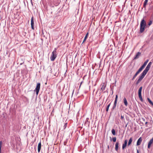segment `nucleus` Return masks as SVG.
<instances>
[{
  "label": "nucleus",
  "mask_w": 153,
  "mask_h": 153,
  "mask_svg": "<svg viewBox=\"0 0 153 153\" xmlns=\"http://www.w3.org/2000/svg\"><path fill=\"white\" fill-rule=\"evenodd\" d=\"M152 63L150 62L147 66L146 67L145 69L143 71V72L140 74L139 77V78L136 82V84L137 85L144 78L145 75L147 73L148 71L150 69L151 65H152Z\"/></svg>",
  "instance_id": "nucleus-1"
},
{
  "label": "nucleus",
  "mask_w": 153,
  "mask_h": 153,
  "mask_svg": "<svg viewBox=\"0 0 153 153\" xmlns=\"http://www.w3.org/2000/svg\"><path fill=\"white\" fill-rule=\"evenodd\" d=\"M146 22L144 19L142 20L140 24V32L142 33L145 30V27L146 26Z\"/></svg>",
  "instance_id": "nucleus-2"
},
{
  "label": "nucleus",
  "mask_w": 153,
  "mask_h": 153,
  "mask_svg": "<svg viewBox=\"0 0 153 153\" xmlns=\"http://www.w3.org/2000/svg\"><path fill=\"white\" fill-rule=\"evenodd\" d=\"M56 49L55 48L52 52L50 59L51 61H53L57 56Z\"/></svg>",
  "instance_id": "nucleus-3"
},
{
  "label": "nucleus",
  "mask_w": 153,
  "mask_h": 153,
  "mask_svg": "<svg viewBox=\"0 0 153 153\" xmlns=\"http://www.w3.org/2000/svg\"><path fill=\"white\" fill-rule=\"evenodd\" d=\"M40 87V83H38L37 84L36 88L34 90V91L36 92V94L37 95L39 92Z\"/></svg>",
  "instance_id": "nucleus-4"
},
{
  "label": "nucleus",
  "mask_w": 153,
  "mask_h": 153,
  "mask_svg": "<svg viewBox=\"0 0 153 153\" xmlns=\"http://www.w3.org/2000/svg\"><path fill=\"white\" fill-rule=\"evenodd\" d=\"M117 98H118L117 95H116V96L115 101H114V105H113V109H114L116 107V104H117Z\"/></svg>",
  "instance_id": "nucleus-5"
},
{
  "label": "nucleus",
  "mask_w": 153,
  "mask_h": 153,
  "mask_svg": "<svg viewBox=\"0 0 153 153\" xmlns=\"http://www.w3.org/2000/svg\"><path fill=\"white\" fill-rule=\"evenodd\" d=\"M34 21L33 17H32L31 18V28L33 30L34 29Z\"/></svg>",
  "instance_id": "nucleus-6"
},
{
  "label": "nucleus",
  "mask_w": 153,
  "mask_h": 153,
  "mask_svg": "<svg viewBox=\"0 0 153 153\" xmlns=\"http://www.w3.org/2000/svg\"><path fill=\"white\" fill-rule=\"evenodd\" d=\"M153 143V139H151L149 141L148 145V148L149 149L151 145Z\"/></svg>",
  "instance_id": "nucleus-7"
},
{
  "label": "nucleus",
  "mask_w": 153,
  "mask_h": 153,
  "mask_svg": "<svg viewBox=\"0 0 153 153\" xmlns=\"http://www.w3.org/2000/svg\"><path fill=\"white\" fill-rule=\"evenodd\" d=\"M127 143V140H125L124 143L122 145V149H124L126 146Z\"/></svg>",
  "instance_id": "nucleus-8"
},
{
  "label": "nucleus",
  "mask_w": 153,
  "mask_h": 153,
  "mask_svg": "<svg viewBox=\"0 0 153 153\" xmlns=\"http://www.w3.org/2000/svg\"><path fill=\"white\" fill-rule=\"evenodd\" d=\"M142 141V139L141 138V137H140L139 138V139L138 140L137 143V146H139L140 144Z\"/></svg>",
  "instance_id": "nucleus-9"
},
{
  "label": "nucleus",
  "mask_w": 153,
  "mask_h": 153,
  "mask_svg": "<svg viewBox=\"0 0 153 153\" xmlns=\"http://www.w3.org/2000/svg\"><path fill=\"white\" fill-rule=\"evenodd\" d=\"M41 141H40L39 143H38V152H39L40 150L41 149Z\"/></svg>",
  "instance_id": "nucleus-10"
},
{
  "label": "nucleus",
  "mask_w": 153,
  "mask_h": 153,
  "mask_svg": "<svg viewBox=\"0 0 153 153\" xmlns=\"http://www.w3.org/2000/svg\"><path fill=\"white\" fill-rule=\"evenodd\" d=\"M140 54L141 53L140 52H138L137 53L136 55V56H135L134 57V59H136L138 58Z\"/></svg>",
  "instance_id": "nucleus-11"
},
{
  "label": "nucleus",
  "mask_w": 153,
  "mask_h": 153,
  "mask_svg": "<svg viewBox=\"0 0 153 153\" xmlns=\"http://www.w3.org/2000/svg\"><path fill=\"white\" fill-rule=\"evenodd\" d=\"M118 145H119V142H117L115 144V150L117 152L118 151Z\"/></svg>",
  "instance_id": "nucleus-12"
},
{
  "label": "nucleus",
  "mask_w": 153,
  "mask_h": 153,
  "mask_svg": "<svg viewBox=\"0 0 153 153\" xmlns=\"http://www.w3.org/2000/svg\"><path fill=\"white\" fill-rule=\"evenodd\" d=\"M123 102L125 105L127 106L128 105V103L127 100L125 97H124L123 99Z\"/></svg>",
  "instance_id": "nucleus-13"
},
{
  "label": "nucleus",
  "mask_w": 153,
  "mask_h": 153,
  "mask_svg": "<svg viewBox=\"0 0 153 153\" xmlns=\"http://www.w3.org/2000/svg\"><path fill=\"white\" fill-rule=\"evenodd\" d=\"M142 89V87H140L138 90V96L141 95V92Z\"/></svg>",
  "instance_id": "nucleus-14"
},
{
  "label": "nucleus",
  "mask_w": 153,
  "mask_h": 153,
  "mask_svg": "<svg viewBox=\"0 0 153 153\" xmlns=\"http://www.w3.org/2000/svg\"><path fill=\"white\" fill-rule=\"evenodd\" d=\"M89 122L88 121V120L86 119L84 123V125L86 126H89Z\"/></svg>",
  "instance_id": "nucleus-15"
},
{
  "label": "nucleus",
  "mask_w": 153,
  "mask_h": 153,
  "mask_svg": "<svg viewBox=\"0 0 153 153\" xmlns=\"http://www.w3.org/2000/svg\"><path fill=\"white\" fill-rule=\"evenodd\" d=\"M144 68L143 66H141L137 71V72L139 74Z\"/></svg>",
  "instance_id": "nucleus-16"
},
{
  "label": "nucleus",
  "mask_w": 153,
  "mask_h": 153,
  "mask_svg": "<svg viewBox=\"0 0 153 153\" xmlns=\"http://www.w3.org/2000/svg\"><path fill=\"white\" fill-rule=\"evenodd\" d=\"M144 68L143 66H141L137 71V72L139 74Z\"/></svg>",
  "instance_id": "nucleus-17"
},
{
  "label": "nucleus",
  "mask_w": 153,
  "mask_h": 153,
  "mask_svg": "<svg viewBox=\"0 0 153 153\" xmlns=\"http://www.w3.org/2000/svg\"><path fill=\"white\" fill-rule=\"evenodd\" d=\"M88 33H87V34H86V35H85V36L84 37L83 42H82V43H83L86 40V39L88 37Z\"/></svg>",
  "instance_id": "nucleus-18"
},
{
  "label": "nucleus",
  "mask_w": 153,
  "mask_h": 153,
  "mask_svg": "<svg viewBox=\"0 0 153 153\" xmlns=\"http://www.w3.org/2000/svg\"><path fill=\"white\" fill-rule=\"evenodd\" d=\"M132 141V138L131 137L129 140V141L128 143V146H129L131 143Z\"/></svg>",
  "instance_id": "nucleus-19"
},
{
  "label": "nucleus",
  "mask_w": 153,
  "mask_h": 153,
  "mask_svg": "<svg viewBox=\"0 0 153 153\" xmlns=\"http://www.w3.org/2000/svg\"><path fill=\"white\" fill-rule=\"evenodd\" d=\"M149 61V60H147L143 63V64L142 65V66H143V67L144 68L146 66L147 63Z\"/></svg>",
  "instance_id": "nucleus-20"
},
{
  "label": "nucleus",
  "mask_w": 153,
  "mask_h": 153,
  "mask_svg": "<svg viewBox=\"0 0 153 153\" xmlns=\"http://www.w3.org/2000/svg\"><path fill=\"white\" fill-rule=\"evenodd\" d=\"M147 99L149 103L153 106V102L150 100L149 98H147Z\"/></svg>",
  "instance_id": "nucleus-21"
},
{
  "label": "nucleus",
  "mask_w": 153,
  "mask_h": 153,
  "mask_svg": "<svg viewBox=\"0 0 153 153\" xmlns=\"http://www.w3.org/2000/svg\"><path fill=\"white\" fill-rule=\"evenodd\" d=\"M111 103H110L107 106L106 108V111H108L109 109V108L110 105Z\"/></svg>",
  "instance_id": "nucleus-22"
},
{
  "label": "nucleus",
  "mask_w": 153,
  "mask_h": 153,
  "mask_svg": "<svg viewBox=\"0 0 153 153\" xmlns=\"http://www.w3.org/2000/svg\"><path fill=\"white\" fill-rule=\"evenodd\" d=\"M138 74L137 72H136V73L134 74V76L132 79V80H134V78L137 76V75Z\"/></svg>",
  "instance_id": "nucleus-23"
},
{
  "label": "nucleus",
  "mask_w": 153,
  "mask_h": 153,
  "mask_svg": "<svg viewBox=\"0 0 153 153\" xmlns=\"http://www.w3.org/2000/svg\"><path fill=\"white\" fill-rule=\"evenodd\" d=\"M111 132L112 134L114 135H115V132L114 129H112L111 130Z\"/></svg>",
  "instance_id": "nucleus-24"
},
{
  "label": "nucleus",
  "mask_w": 153,
  "mask_h": 153,
  "mask_svg": "<svg viewBox=\"0 0 153 153\" xmlns=\"http://www.w3.org/2000/svg\"><path fill=\"white\" fill-rule=\"evenodd\" d=\"M105 85H103L102 86V87L101 88V90H102V91H104L105 90Z\"/></svg>",
  "instance_id": "nucleus-25"
},
{
  "label": "nucleus",
  "mask_w": 153,
  "mask_h": 153,
  "mask_svg": "<svg viewBox=\"0 0 153 153\" xmlns=\"http://www.w3.org/2000/svg\"><path fill=\"white\" fill-rule=\"evenodd\" d=\"M2 144V142L1 141H0V153H1V147Z\"/></svg>",
  "instance_id": "nucleus-26"
},
{
  "label": "nucleus",
  "mask_w": 153,
  "mask_h": 153,
  "mask_svg": "<svg viewBox=\"0 0 153 153\" xmlns=\"http://www.w3.org/2000/svg\"><path fill=\"white\" fill-rule=\"evenodd\" d=\"M138 96L140 101L142 102L143 101V99L142 98V95Z\"/></svg>",
  "instance_id": "nucleus-27"
},
{
  "label": "nucleus",
  "mask_w": 153,
  "mask_h": 153,
  "mask_svg": "<svg viewBox=\"0 0 153 153\" xmlns=\"http://www.w3.org/2000/svg\"><path fill=\"white\" fill-rule=\"evenodd\" d=\"M112 140L114 142H115L116 141V137H113Z\"/></svg>",
  "instance_id": "nucleus-28"
},
{
  "label": "nucleus",
  "mask_w": 153,
  "mask_h": 153,
  "mask_svg": "<svg viewBox=\"0 0 153 153\" xmlns=\"http://www.w3.org/2000/svg\"><path fill=\"white\" fill-rule=\"evenodd\" d=\"M67 123H65V124L64 126H63L64 129H65V128H66V126H67Z\"/></svg>",
  "instance_id": "nucleus-29"
},
{
  "label": "nucleus",
  "mask_w": 153,
  "mask_h": 153,
  "mask_svg": "<svg viewBox=\"0 0 153 153\" xmlns=\"http://www.w3.org/2000/svg\"><path fill=\"white\" fill-rule=\"evenodd\" d=\"M152 23V21H150L148 23V25L149 26Z\"/></svg>",
  "instance_id": "nucleus-30"
},
{
  "label": "nucleus",
  "mask_w": 153,
  "mask_h": 153,
  "mask_svg": "<svg viewBox=\"0 0 153 153\" xmlns=\"http://www.w3.org/2000/svg\"><path fill=\"white\" fill-rule=\"evenodd\" d=\"M142 120L144 122H145V118H142Z\"/></svg>",
  "instance_id": "nucleus-31"
},
{
  "label": "nucleus",
  "mask_w": 153,
  "mask_h": 153,
  "mask_svg": "<svg viewBox=\"0 0 153 153\" xmlns=\"http://www.w3.org/2000/svg\"><path fill=\"white\" fill-rule=\"evenodd\" d=\"M124 118V117L122 115H121V119H123Z\"/></svg>",
  "instance_id": "nucleus-32"
},
{
  "label": "nucleus",
  "mask_w": 153,
  "mask_h": 153,
  "mask_svg": "<svg viewBox=\"0 0 153 153\" xmlns=\"http://www.w3.org/2000/svg\"><path fill=\"white\" fill-rule=\"evenodd\" d=\"M148 1V0H145L144 2L147 3Z\"/></svg>",
  "instance_id": "nucleus-33"
},
{
  "label": "nucleus",
  "mask_w": 153,
  "mask_h": 153,
  "mask_svg": "<svg viewBox=\"0 0 153 153\" xmlns=\"http://www.w3.org/2000/svg\"><path fill=\"white\" fill-rule=\"evenodd\" d=\"M147 3L144 2L143 4H144L145 5H146L147 4Z\"/></svg>",
  "instance_id": "nucleus-34"
},
{
  "label": "nucleus",
  "mask_w": 153,
  "mask_h": 153,
  "mask_svg": "<svg viewBox=\"0 0 153 153\" xmlns=\"http://www.w3.org/2000/svg\"><path fill=\"white\" fill-rule=\"evenodd\" d=\"M137 153H139V151L137 149Z\"/></svg>",
  "instance_id": "nucleus-35"
},
{
  "label": "nucleus",
  "mask_w": 153,
  "mask_h": 153,
  "mask_svg": "<svg viewBox=\"0 0 153 153\" xmlns=\"http://www.w3.org/2000/svg\"><path fill=\"white\" fill-rule=\"evenodd\" d=\"M83 82V81H82L81 83H80V86H79V87H80L81 85L82 84V83Z\"/></svg>",
  "instance_id": "nucleus-36"
},
{
  "label": "nucleus",
  "mask_w": 153,
  "mask_h": 153,
  "mask_svg": "<svg viewBox=\"0 0 153 153\" xmlns=\"http://www.w3.org/2000/svg\"><path fill=\"white\" fill-rule=\"evenodd\" d=\"M146 5H144V4H143V7H146Z\"/></svg>",
  "instance_id": "nucleus-37"
},
{
  "label": "nucleus",
  "mask_w": 153,
  "mask_h": 153,
  "mask_svg": "<svg viewBox=\"0 0 153 153\" xmlns=\"http://www.w3.org/2000/svg\"><path fill=\"white\" fill-rule=\"evenodd\" d=\"M147 123H147V122H145V124H146H146H147Z\"/></svg>",
  "instance_id": "nucleus-38"
},
{
  "label": "nucleus",
  "mask_w": 153,
  "mask_h": 153,
  "mask_svg": "<svg viewBox=\"0 0 153 153\" xmlns=\"http://www.w3.org/2000/svg\"><path fill=\"white\" fill-rule=\"evenodd\" d=\"M30 1L32 2V0H30Z\"/></svg>",
  "instance_id": "nucleus-39"
},
{
  "label": "nucleus",
  "mask_w": 153,
  "mask_h": 153,
  "mask_svg": "<svg viewBox=\"0 0 153 153\" xmlns=\"http://www.w3.org/2000/svg\"><path fill=\"white\" fill-rule=\"evenodd\" d=\"M108 148H109V146H108Z\"/></svg>",
  "instance_id": "nucleus-40"
}]
</instances>
